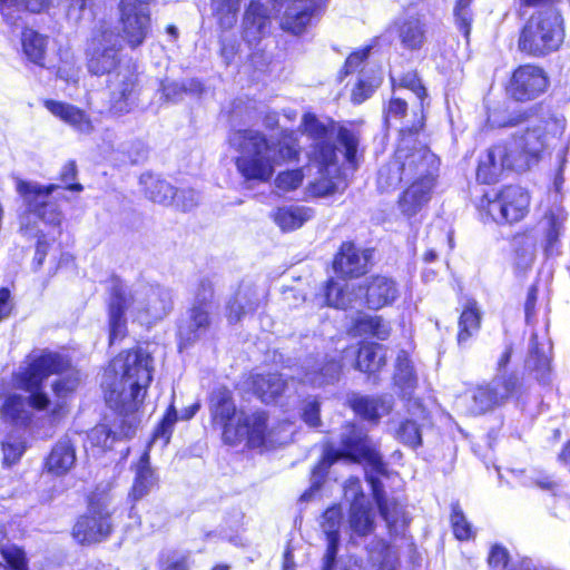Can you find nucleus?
<instances>
[{
	"label": "nucleus",
	"mask_w": 570,
	"mask_h": 570,
	"mask_svg": "<svg viewBox=\"0 0 570 570\" xmlns=\"http://www.w3.org/2000/svg\"><path fill=\"white\" fill-rule=\"evenodd\" d=\"M521 383L515 375L498 379L490 384L476 386L468 391L456 401V405L470 415H480L504 404L517 395Z\"/></svg>",
	"instance_id": "nucleus-12"
},
{
	"label": "nucleus",
	"mask_w": 570,
	"mask_h": 570,
	"mask_svg": "<svg viewBox=\"0 0 570 570\" xmlns=\"http://www.w3.org/2000/svg\"><path fill=\"white\" fill-rule=\"evenodd\" d=\"M206 332L203 327H198L197 323L193 322L190 317L186 316L178 327L179 347L183 348L193 344Z\"/></svg>",
	"instance_id": "nucleus-47"
},
{
	"label": "nucleus",
	"mask_w": 570,
	"mask_h": 570,
	"mask_svg": "<svg viewBox=\"0 0 570 570\" xmlns=\"http://www.w3.org/2000/svg\"><path fill=\"white\" fill-rule=\"evenodd\" d=\"M539 106L529 107L524 110L511 114L507 120L499 121L495 115L489 116V122L493 127H512L527 124L525 130L504 145L509 147L513 155L515 170H527L532 164H535L543 150L549 146L550 140L561 129L558 119L550 115L539 116Z\"/></svg>",
	"instance_id": "nucleus-9"
},
{
	"label": "nucleus",
	"mask_w": 570,
	"mask_h": 570,
	"mask_svg": "<svg viewBox=\"0 0 570 570\" xmlns=\"http://www.w3.org/2000/svg\"><path fill=\"white\" fill-rule=\"evenodd\" d=\"M394 88H404L411 90L420 100V111H414V114L422 115L423 101L428 97L426 89L422 85L421 79L417 77L416 72H407L403 75L399 82L396 83L395 79L392 78Z\"/></svg>",
	"instance_id": "nucleus-46"
},
{
	"label": "nucleus",
	"mask_w": 570,
	"mask_h": 570,
	"mask_svg": "<svg viewBox=\"0 0 570 570\" xmlns=\"http://www.w3.org/2000/svg\"><path fill=\"white\" fill-rule=\"evenodd\" d=\"M140 181L146 186L147 197L154 203L164 205L173 203L175 188L169 183L153 175H142Z\"/></svg>",
	"instance_id": "nucleus-38"
},
{
	"label": "nucleus",
	"mask_w": 570,
	"mask_h": 570,
	"mask_svg": "<svg viewBox=\"0 0 570 570\" xmlns=\"http://www.w3.org/2000/svg\"><path fill=\"white\" fill-rule=\"evenodd\" d=\"M407 117V104L401 97H392L386 109L385 119L387 122L391 120H403Z\"/></svg>",
	"instance_id": "nucleus-53"
},
{
	"label": "nucleus",
	"mask_w": 570,
	"mask_h": 570,
	"mask_svg": "<svg viewBox=\"0 0 570 570\" xmlns=\"http://www.w3.org/2000/svg\"><path fill=\"white\" fill-rule=\"evenodd\" d=\"M268 24L269 17L266 8L258 1H252L244 16V39L249 45L258 41L267 33Z\"/></svg>",
	"instance_id": "nucleus-26"
},
{
	"label": "nucleus",
	"mask_w": 570,
	"mask_h": 570,
	"mask_svg": "<svg viewBox=\"0 0 570 570\" xmlns=\"http://www.w3.org/2000/svg\"><path fill=\"white\" fill-rule=\"evenodd\" d=\"M563 20L549 6L534 11L520 31L518 49L531 57H544L557 51L563 41Z\"/></svg>",
	"instance_id": "nucleus-10"
},
{
	"label": "nucleus",
	"mask_w": 570,
	"mask_h": 570,
	"mask_svg": "<svg viewBox=\"0 0 570 570\" xmlns=\"http://www.w3.org/2000/svg\"><path fill=\"white\" fill-rule=\"evenodd\" d=\"M149 451L146 450L136 466V475L129 492L132 501H138L149 494L158 485V476L149 463Z\"/></svg>",
	"instance_id": "nucleus-27"
},
{
	"label": "nucleus",
	"mask_w": 570,
	"mask_h": 570,
	"mask_svg": "<svg viewBox=\"0 0 570 570\" xmlns=\"http://www.w3.org/2000/svg\"><path fill=\"white\" fill-rule=\"evenodd\" d=\"M285 385L286 383L278 374H258L253 377V389L255 394L266 403L274 401L278 395H281Z\"/></svg>",
	"instance_id": "nucleus-36"
},
{
	"label": "nucleus",
	"mask_w": 570,
	"mask_h": 570,
	"mask_svg": "<svg viewBox=\"0 0 570 570\" xmlns=\"http://www.w3.org/2000/svg\"><path fill=\"white\" fill-rule=\"evenodd\" d=\"M3 463L7 465L14 464L22 455L24 446L20 442H6L2 445Z\"/></svg>",
	"instance_id": "nucleus-58"
},
{
	"label": "nucleus",
	"mask_w": 570,
	"mask_h": 570,
	"mask_svg": "<svg viewBox=\"0 0 570 570\" xmlns=\"http://www.w3.org/2000/svg\"><path fill=\"white\" fill-rule=\"evenodd\" d=\"M242 0H210V7L218 23L224 29H230L237 21Z\"/></svg>",
	"instance_id": "nucleus-40"
},
{
	"label": "nucleus",
	"mask_w": 570,
	"mask_h": 570,
	"mask_svg": "<svg viewBox=\"0 0 570 570\" xmlns=\"http://www.w3.org/2000/svg\"><path fill=\"white\" fill-rule=\"evenodd\" d=\"M370 49L365 48L360 51L351 53L345 61V73H351L356 70L360 65L367 57Z\"/></svg>",
	"instance_id": "nucleus-61"
},
{
	"label": "nucleus",
	"mask_w": 570,
	"mask_h": 570,
	"mask_svg": "<svg viewBox=\"0 0 570 570\" xmlns=\"http://www.w3.org/2000/svg\"><path fill=\"white\" fill-rule=\"evenodd\" d=\"M320 406L316 401H309L305 404L303 409V420L309 425V426H317L320 423Z\"/></svg>",
	"instance_id": "nucleus-60"
},
{
	"label": "nucleus",
	"mask_w": 570,
	"mask_h": 570,
	"mask_svg": "<svg viewBox=\"0 0 570 570\" xmlns=\"http://www.w3.org/2000/svg\"><path fill=\"white\" fill-rule=\"evenodd\" d=\"M451 524L453 533L458 540L463 541L474 537L471 523L466 520L462 510L456 504L452 507Z\"/></svg>",
	"instance_id": "nucleus-48"
},
{
	"label": "nucleus",
	"mask_w": 570,
	"mask_h": 570,
	"mask_svg": "<svg viewBox=\"0 0 570 570\" xmlns=\"http://www.w3.org/2000/svg\"><path fill=\"white\" fill-rule=\"evenodd\" d=\"M314 215L312 208L301 205L283 206L273 214L274 222L284 232L302 227Z\"/></svg>",
	"instance_id": "nucleus-31"
},
{
	"label": "nucleus",
	"mask_w": 570,
	"mask_h": 570,
	"mask_svg": "<svg viewBox=\"0 0 570 570\" xmlns=\"http://www.w3.org/2000/svg\"><path fill=\"white\" fill-rule=\"evenodd\" d=\"M120 40L111 29H101L88 49V69L95 75L109 73L118 62Z\"/></svg>",
	"instance_id": "nucleus-19"
},
{
	"label": "nucleus",
	"mask_w": 570,
	"mask_h": 570,
	"mask_svg": "<svg viewBox=\"0 0 570 570\" xmlns=\"http://www.w3.org/2000/svg\"><path fill=\"white\" fill-rule=\"evenodd\" d=\"M301 127L312 140L306 153L308 164L281 171L274 180L275 187L283 193L295 190L302 185L305 170L311 176L315 169L316 176L306 187L308 196L325 197L344 188L343 170L355 171L362 161L361 132L331 119L322 121L312 114L303 116Z\"/></svg>",
	"instance_id": "nucleus-1"
},
{
	"label": "nucleus",
	"mask_w": 570,
	"mask_h": 570,
	"mask_svg": "<svg viewBox=\"0 0 570 570\" xmlns=\"http://www.w3.org/2000/svg\"><path fill=\"white\" fill-rule=\"evenodd\" d=\"M340 459L351 462L365 463L370 471H366L367 481L371 483L374 500L379 507L382 518L385 520L391 532L400 533L406 524V515L402 504L394 499L385 498L379 475H384L386 468L375 445L355 425H346L341 435V448L335 449L328 445L324 450L322 461L312 472L313 483H318L324 478L326 470Z\"/></svg>",
	"instance_id": "nucleus-3"
},
{
	"label": "nucleus",
	"mask_w": 570,
	"mask_h": 570,
	"mask_svg": "<svg viewBox=\"0 0 570 570\" xmlns=\"http://www.w3.org/2000/svg\"><path fill=\"white\" fill-rule=\"evenodd\" d=\"M112 371L119 379L106 392V402L120 415L119 424L114 431L106 425H98L89 433L92 445L108 448L114 438H130L139 423L138 412L153 380L151 357L141 350L120 353L111 363Z\"/></svg>",
	"instance_id": "nucleus-2"
},
{
	"label": "nucleus",
	"mask_w": 570,
	"mask_h": 570,
	"mask_svg": "<svg viewBox=\"0 0 570 570\" xmlns=\"http://www.w3.org/2000/svg\"><path fill=\"white\" fill-rule=\"evenodd\" d=\"M177 421V414L174 406H170L164 416L163 421L154 433V440L163 438L165 443H168L173 428Z\"/></svg>",
	"instance_id": "nucleus-54"
},
{
	"label": "nucleus",
	"mask_w": 570,
	"mask_h": 570,
	"mask_svg": "<svg viewBox=\"0 0 570 570\" xmlns=\"http://www.w3.org/2000/svg\"><path fill=\"white\" fill-rule=\"evenodd\" d=\"M549 85L550 79L543 68L527 63L512 72L507 91L512 99L525 102L543 95Z\"/></svg>",
	"instance_id": "nucleus-14"
},
{
	"label": "nucleus",
	"mask_w": 570,
	"mask_h": 570,
	"mask_svg": "<svg viewBox=\"0 0 570 570\" xmlns=\"http://www.w3.org/2000/svg\"><path fill=\"white\" fill-rule=\"evenodd\" d=\"M356 328L362 334H370L379 340H386L390 335V326L381 316L365 315L356 323Z\"/></svg>",
	"instance_id": "nucleus-44"
},
{
	"label": "nucleus",
	"mask_w": 570,
	"mask_h": 570,
	"mask_svg": "<svg viewBox=\"0 0 570 570\" xmlns=\"http://www.w3.org/2000/svg\"><path fill=\"white\" fill-rule=\"evenodd\" d=\"M46 108L57 118L81 134H90L94 125L89 116L80 108L56 100H46Z\"/></svg>",
	"instance_id": "nucleus-24"
},
{
	"label": "nucleus",
	"mask_w": 570,
	"mask_h": 570,
	"mask_svg": "<svg viewBox=\"0 0 570 570\" xmlns=\"http://www.w3.org/2000/svg\"><path fill=\"white\" fill-rule=\"evenodd\" d=\"M13 304L8 288H0V322L11 314Z\"/></svg>",
	"instance_id": "nucleus-63"
},
{
	"label": "nucleus",
	"mask_w": 570,
	"mask_h": 570,
	"mask_svg": "<svg viewBox=\"0 0 570 570\" xmlns=\"http://www.w3.org/2000/svg\"><path fill=\"white\" fill-rule=\"evenodd\" d=\"M189 560V552L170 551L165 556L163 570H188Z\"/></svg>",
	"instance_id": "nucleus-52"
},
{
	"label": "nucleus",
	"mask_w": 570,
	"mask_h": 570,
	"mask_svg": "<svg viewBox=\"0 0 570 570\" xmlns=\"http://www.w3.org/2000/svg\"><path fill=\"white\" fill-rule=\"evenodd\" d=\"M481 324V312L474 299H469L459 320L458 343L463 345L478 333Z\"/></svg>",
	"instance_id": "nucleus-35"
},
{
	"label": "nucleus",
	"mask_w": 570,
	"mask_h": 570,
	"mask_svg": "<svg viewBox=\"0 0 570 570\" xmlns=\"http://www.w3.org/2000/svg\"><path fill=\"white\" fill-rule=\"evenodd\" d=\"M77 176V166L75 161L67 163L61 170L60 178L63 183H69L73 180Z\"/></svg>",
	"instance_id": "nucleus-64"
},
{
	"label": "nucleus",
	"mask_w": 570,
	"mask_h": 570,
	"mask_svg": "<svg viewBox=\"0 0 570 570\" xmlns=\"http://www.w3.org/2000/svg\"><path fill=\"white\" fill-rule=\"evenodd\" d=\"M198 194L190 188L175 191L173 203L183 210H189L198 204Z\"/></svg>",
	"instance_id": "nucleus-55"
},
{
	"label": "nucleus",
	"mask_w": 570,
	"mask_h": 570,
	"mask_svg": "<svg viewBox=\"0 0 570 570\" xmlns=\"http://www.w3.org/2000/svg\"><path fill=\"white\" fill-rule=\"evenodd\" d=\"M508 551L502 546H493L489 554V564L492 569L501 570L508 563Z\"/></svg>",
	"instance_id": "nucleus-59"
},
{
	"label": "nucleus",
	"mask_w": 570,
	"mask_h": 570,
	"mask_svg": "<svg viewBox=\"0 0 570 570\" xmlns=\"http://www.w3.org/2000/svg\"><path fill=\"white\" fill-rule=\"evenodd\" d=\"M527 366L537 372L539 382L547 384L549 382L550 361L544 353H540L537 343V335L530 340V356Z\"/></svg>",
	"instance_id": "nucleus-41"
},
{
	"label": "nucleus",
	"mask_w": 570,
	"mask_h": 570,
	"mask_svg": "<svg viewBox=\"0 0 570 570\" xmlns=\"http://www.w3.org/2000/svg\"><path fill=\"white\" fill-rule=\"evenodd\" d=\"M370 250L357 248L352 243L342 244L334 259V269L342 276L358 277L367 272Z\"/></svg>",
	"instance_id": "nucleus-22"
},
{
	"label": "nucleus",
	"mask_w": 570,
	"mask_h": 570,
	"mask_svg": "<svg viewBox=\"0 0 570 570\" xmlns=\"http://www.w3.org/2000/svg\"><path fill=\"white\" fill-rule=\"evenodd\" d=\"M0 552L12 570H28L24 553L18 547L0 544Z\"/></svg>",
	"instance_id": "nucleus-51"
},
{
	"label": "nucleus",
	"mask_w": 570,
	"mask_h": 570,
	"mask_svg": "<svg viewBox=\"0 0 570 570\" xmlns=\"http://www.w3.org/2000/svg\"><path fill=\"white\" fill-rule=\"evenodd\" d=\"M111 531L110 511L105 500H90L88 513L73 527V537L80 543H94L106 539Z\"/></svg>",
	"instance_id": "nucleus-17"
},
{
	"label": "nucleus",
	"mask_w": 570,
	"mask_h": 570,
	"mask_svg": "<svg viewBox=\"0 0 570 570\" xmlns=\"http://www.w3.org/2000/svg\"><path fill=\"white\" fill-rule=\"evenodd\" d=\"M396 438L410 448L421 445L422 436L417 424L414 421L406 420L401 423L396 430Z\"/></svg>",
	"instance_id": "nucleus-49"
},
{
	"label": "nucleus",
	"mask_w": 570,
	"mask_h": 570,
	"mask_svg": "<svg viewBox=\"0 0 570 570\" xmlns=\"http://www.w3.org/2000/svg\"><path fill=\"white\" fill-rule=\"evenodd\" d=\"M57 188L55 184L42 186L36 181H24L19 178L16 180V190L22 197L28 210L50 225H59L61 222V213L56 205L47 202Z\"/></svg>",
	"instance_id": "nucleus-16"
},
{
	"label": "nucleus",
	"mask_w": 570,
	"mask_h": 570,
	"mask_svg": "<svg viewBox=\"0 0 570 570\" xmlns=\"http://www.w3.org/2000/svg\"><path fill=\"white\" fill-rule=\"evenodd\" d=\"M22 48L26 56L35 63L42 65L47 39L32 29H26L21 36Z\"/></svg>",
	"instance_id": "nucleus-39"
},
{
	"label": "nucleus",
	"mask_w": 570,
	"mask_h": 570,
	"mask_svg": "<svg viewBox=\"0 0 570 570\" xmlns=\"http://www.w3.org/2000/svg\"><path fill=\"white\" fill-rule=\"evenodd\" d=\"M69 362L56 353H32L16 373L18 386L30 393L33 410L46 412L51 424L59 423L68 413L67 397L77 389L79 373L71 371L52 383L55 400L41 391L42 383L52 374H62Z\"/></svg>",
	"instance_id": "nucleus-4"
},
{
	"label": "nucleus",
	"mask_w": 570,
	"mask_h": 570,
	"mask_svg": "<svg viewBox=\"0 0 570 570\" xmlns=\"http://www.w3.org/2000/svg\"><path fill=\"white\" fill-rule=\"evenodd\" d=\"M138 77L129 67L120 68L109 80V111L122 116L131 111L136 102Z\"/></svg>",
	"instance_id": "nucleus-20"
},
{
	"label": "nucleus",
	"mask_w": 570,
	"mask_h": 570,
	"mask_svg": "<svg viewBox=\"0 0 570 570\" xmlns=\"http://www.w3.org/2000/svg\"><path fill=\"white\" fill-rule=\"evenodd\" d=\"M258 295L249 286H240L228 299L226 305V317L230 324H235L248 313L254 312L258 306Z\"/></svg>",
	"instance_id": "nucleus-28"
},
{
	"label": "nucleus",
	"mask_w": 570,
	"mask_h": 570,
	"mask_svg": "<svg viewBox=\"0 0 570 570\" xmlns=\"http://www.w3.org/2000/svg\"><path fill=\"white\" fill-rule=\"evenodd\" d=\"M488 214L498 223H515L528 213L530 197L518 186H507L493 199H488Z\"/></svg>",
	"instance_id": "nucleus-15"
},
{
	"label": "nucleus",
	"mask_w": 570,
	"mask_h": 570,
	"mask_svg": "<svg viewBox=\"0 0 570 570\" xmlns=\"http://www.w3.org/2000/svg\"><path fill=\"white\" fill-rule=\"evenodd\" d=\"M344 495L347 501L351 500L346 519L347 532L350 540L356 543L358 539H365L375 531L376 514L372 504L365 500L358 479L347 480Z\"/></svg>",
	"instance_id": "nucleus-13"
},
{
	"label": "nucleus",
	"mask_w": 570,
	"mask_h": 570,
	"mask_svg": "<svg viewBox=\"0 0 570 570\" xmlns=\"http://www.w3.org/2000/svg\"><path fill=\"white\" fill-rule=\"evenodd\" d=\"M228 141L238 154L235 165L246 180L268 181L276 166L298 160L301 155L297 135L289 130L282 131L276 141L258 130H235Z\"/></svg>",
	"instance_id": "nucleus-5"
},
{
	"label": "nucleus",
	"mask_w": 570,
	"mask_h": 570,
	"mask_svg": "<svg viewBox=\"0 0 570 570\" xmlns=\"http://www.w3.org/2000/svg\"><path fill=\"white\" fill-rule=\"evenodd\" d=\"M363 296L368 308L380 309L396 299L399 289L396 283L386 276H374L357 291L351 284L335 281H330L325 289L326 304L336 308L353 307Z\"/></svg>",
	"instance_id": "nucleus-11"
},
{
	"label": "nucleus",
	"mask_w": 570,
	"mask_h": 570,
	"mask_svg": "<svg viewBox=\"0 0 570 570\" xmlns=\"http://www.w3.org/2000/svg\"><path fill=\"white\" fill-rule=\"evenodd\" d=\"M379 85L380 80L377 79H373L372 81L360 80L353 89L352 100L355 104H362L372 96Z\"/></svg>",
	"instance_id": "nucleus-57"
},
{
	"label": "nucleus",
	"mask_w": 570,
	"mask_h": 570,
	"mask_svg": "<svg viewBox=\"0 0 570 570\" xmlns=\"http://www.w3.org/2000/svg\"><path fill=\"white\" fill-rule=\"evenodd\" d=\"M472 0H458L454 7L455 22L460 31L468 39L471 31L472 12L470 3Z\"/></svg>",
	"instance_id": "nucleus-50"
},
{
	"label": "nucleus",
	"mask_w": 570,
	"mask_h": 570,
	"mask_svg": "<svg viewBox=\"0 0 570 570\" xmlns=\"http://www.w3.org/2000/svg\"><path fill=\"white\" fill-rule=\"evenodd\" d=\"M505 168L515 169L513 155L504 142L497 144L480 159L476 178L483 184H493L499 180Z\"/></svg>",
	"instance_id": "nucleus-21"
},
{
	"label": "nucleus",
	"mask_w": 570,
	"mask_h": 570,
	"mask_svg": "<svg viewBox=\"0 0 570 570\" xmlns=\"http://www.w3.org/2000/svg\"><path fill=\"white\" fill-rule=\"evenodd\" d=\"M75 464V446L69 440L63 439L52 448L46 461V469L49 473L60 476L67 474Z\"/></svg>",
	"instance_id": "nucleus-29"
},
{
	"label": "nucleus",
	"mask_w": 570,
	"mask_h": 570,
	"mask_svg": "<svg viewBox=\"0 0 570 570\" xmlns=\"http://www.w3.org/2000/svg\"><path fill=\"white\" fill-rule=\"evenodd\" d=\"M342 510L337 505L328 508L323 514L322 530L326 537V551L323 557L322 570H333L340 546V528Z\"/></svg>",
	"instance_id": "nucleus-23"
},
{
	"label": "nucleus",
	"mask_w": 570,
	"mask_h": 570,
	"mask_svg": "<svg viewBox=\"0 0 570 570\" xmlns=\"http://www.w3.org/2000/svg\"><path fill=\"white\" fill-rule=\"evenodd\" d=\"M51 0H0V12L10 22H14L13 11L24 8L31 12L47 9Z\"/></svg>",
	"instance_id": "nucleus-42"
},
{
	"label": "nucleus",
	"mask_w": 570,
	"mask_h": 570,
	"mask_svg": "<svg viewBox=\"0 0 570 570\" xmlns=\"http://www.w3.org/2000/svg\"><path fill=\"white\" fill-rule=\"evenodd\" d=\"M394 379L395 383L403 389L412 387L415 382L412 362L409 354L404 351L397 354Z\"/></svg>",
	"instance_id": "nucleus-45"
},
{
	"label": "nucleus",
	"mask_w": 570,
	"mask_h": 570,
	"mask_svg": "<svg viewBox=\"0 0 570 570\" xmlns=\"http://www.w3.org/2000/svg\"><path fill=\"white\" fill-rule=\"evenodd\" d=\"M399 39L406 49H419L426 36V26L419 14H406L395 22Z\"/></svg>",
	"instance_id": "nucleus-25"
},
{
	"label": "nucleus",
	"mask_w": 570,
	"mask_h": 570,
	"mask_svg": "<svg viewBox=\"0 0 570 570\" xmlns=\"http://www.w3.org/2000/svg\"><path fill=\"white\" fill-rule=\"evenodd\" d=\"M562 233V223L550 219L549 228L546 234V252L548 255H553L559 244V237Z\"/></svg>",
	"instance_id": "nucleus-56"
},
{
	"label": "nucleus",
	"mask_w": 570,
	"mask_h": 570,
	"mask_svg": "<svg viewBox=\"0 0 570 570\" xmlns=\"http://www.w3.org/2000/svg\"><path fill=\"white\" fill-rule=\"evenodd\" d=\"M432 187L433 179L430 178L413 181L400 198L402 213L409 217L415 215L428 203Z\"/></svg>",
	"instance_id": "nucleus-30"
},
{
	"label": "nucleus",
	"mask_w": 570,
	"mask_h": 570,
	"mask_svg": "<svg viewBox=\"0 0 570 570\" xmlns=\"http://www.w3.org/2000/svg\"><path fill=\"white\" fill-rule=\"evenodd\" d=\"M185 92L183 83L166 82L163 85V94L168 101H177Z\"/></svg>",
	"instance_id": "nucleus-62"
},
{
	"label": "nucleus",
	"mask_w": 570,
	"mask_h": 570,
	"mask_svg": "<svg viewBox=\"0 0 570 570\" xmlns=\"http://www.w3.org/2000/svg\"><path fill=\"white\" fill-rule=\"evenodd\" d=\"M213 423L222 429L224 442L237 444L244 440L252 448L286 443L288 435L276 436L275 430H267L266 416L263 412L246 414L237 410L233 394L226 387L213 391L209 400Z\"/></svg>",
	"instance_id": "nucleus-8"
},
{
	"label": "nucleus",
	"mask_w": 570,
	"mask_h": 570,
	"mask_svg": "<svg viewBox=\"0 0 570 570\" xmlns=\"http://www.w3.org/2000/svg\"><path fill=\"white\" fill-rule=\"evenodd\" d=\"M171 306V293L166 288L139 284L127 289L120 282H114L109 302L110 343L126 336V312L141 324H151L164 318Z\"/></svg>",
	"instance_id": "nucleus-6"
},
{
	"label": "nucleus",
	"mask_w": 570,
	"mask_h": 570,
	"mask_svg": "<svg viewBox=\"0 0 570 570\" xmlns=\"http://www.w3.org/2000/svg\"><path fill=\"white\" fill-rule=\"evenodd\" d=\"M120 21L128 45L132 48L140 46L151 26L148 4L140 0H121Z\"/></svg>",
	"instance_id": "nucleus-18"
},
{
	"label": "nucleus",
	"mask_w": 570,
	"mask_h": 570,
	"mask_svg": "<svg viewBox=\"0 0 570 570\" xmlns=\"http://www.w3.org/2000/svg\"><path fill=\"white\" fill-rule=\"evenodd\" d=\"M385 364L383 347L379 344H366L360 347L356 368L362 372L374 373Z\"/></svg>",
	"instance_id": "nucleus-37"
},
{
	"label": "nucleus",
	"mask_w": 570,
	"mask_h": 570,
	"mask_svg": "<svg viewBox=\"0 0 570 570\" xmlns=\"http://www.w3.org/2000/svg\"><path fill=\"white\" fill-rule=\"evenodd\" d=\"M213 293V284L209 281H202L196 294V302L187 314L193 322L197 323L198 327H203L206 331L210 326V301Z\"/></svg>",
	"instance_id": "nucleus-32"
},
{
	"label": "nucleus",
	"mask_w": 570,
	"mask_h": 570,
	"mask_svg": "<svg viewBox=\"0 0 570 570\" xmlns=\"http://www.w3.org/2000/svg\"><path fill=\"white\" fill-rule=\"evenodd\" d=\"M350 402L354 412L368 421H376L392 409L391 397L355 396Z\"/></svg>",
	"instance_id": "nucleus-33"
},
{
	"label": "nucleus",
	"mask_w": 570,
	"mask_h": 570,
	"mask_svg": "<svg viewBox=\"0 0 570 570\" xmlns=\"http://www.w3.org/2000/svg\"><path fill=\"white\" fill-rule=\"evenodd\" d=\"M341 370L342 365L340 362L331 361L318 371L307 372L303 381L315 386L330 384L338 380Z\"/></svg>",
	"instance_id": "nucleus-43"
},
{
	"label": "nucleus",
	"mask_w": 570,
	"mask_h": 570,
	"mask_svg": "<svg viewBox=\"0 0 570 570\" xmlns=\"http://www.w3.org/2000/svg\"><path fill=\"white\" fill-rule=\"evenodd\" d=\"M29 396L27 399L21 395H10L4 401L0 414L3 421L14 425H26L31 420Z\"/></svg>",
	"instance_id": "nucleus-34"
},
{
	"label": "nucleus",
	"mask_w": 570,
	"mask_h": 570,
	"mask_svg": "<svg viewBox=\"0 0 570 570\" xmlns=\"http://www.w3.org/2000/svg\"><path fill=\"white\" fill-rule=\"evenodd\" d=\"M423 127V115L414 114V120H404L400 128L401 139L392 159L382 166L377 175L381 190L395 189L403 180H434L439 161L424 146H416L413 135Z\"/></svg>",
	"instance_id": "nucleus-7"
}]
</instances>
